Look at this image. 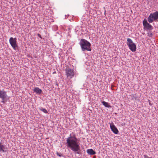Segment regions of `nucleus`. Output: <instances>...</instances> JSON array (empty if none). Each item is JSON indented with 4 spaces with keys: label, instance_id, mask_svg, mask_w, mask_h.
<instances>
[{
    "label": "nucleus",
    "instance_id": "obj_1",
    "mask_svg": "<svg viewBox=\"0 0 158 158\" xmlns=\"http://www.w3.org/2000/svg\"><path fill=\"white\" fill-rule=\"evenodd\" d=\"M65 145L69 148L75 154L81 155L82 152L80 147V139L76 137V135L72 132L66 139Z\"/></svg>",
    "mask_w": 158,
    "mask_h": 158
},
{
    "label": "nucleus",
    "instance_id": "obj_2",
    "mask_svg": "<svg viewBox=\"0 0 158 158\" xmlns=\"http://www.w3.org/2000/svg\"><path fill=\"white\" fill-rule=\"evenodd\" d=\"M82 51H91V45L90 43L86 40L81 39L79 42Z\"/></svg>",
    "mask_w": 158,
    "mask_h": 158
},
{
    "label": "nucleus",
    "instance_id": "obj_3",
    "mask_svg": "<svg viewBox=\"0 0 158 158\" xmlns=\"http://www.w3.org/2000/svg\"><path fill=\"white\" fill-rule=\"evenodd\" d=\"M158 11H156L153 13H151L148 18V21L149 23H152L153 21H158Z\"/></svg>",
    "mask_w": 158,
    "mask_h": 158
},
{
    "label": "nucleus",
    "instance_id": "obj_4",
    "mask_svg": "<svg viewBox=\"0 0 158 158\" xmlns=\"http://www.w3.org/2000/svg\"><path fill=\"white\" fill-rule=\"evenodd\" d=\"M127 44L128 46L129 49L133 52H135L136 50V46L132 40L130 38H128L127 39Z\"/></svg>",
    "mask_w": 158,
    "mask_h": 158
},
{
    "label": "nucleus",
    "instance_id": "obj_5",
    "mask_svg": "<svg viewBox=\"0 0 158 158\" xmlns=\"http://www.w3.org/2000/svg\"><path fill=\"white\" fill-rule=\"evenodd\" d=\"M66 75L68 79H71L74 76V70L70 68L66 69L65 70Z\"/></svg>",
    "mask_w": 158,
    "mask_h": 158
},
{
    "label": "nucleus",
    "instance_id": "obj_6",
    "mask_svg": "<svg viewBox=\"0 0 158 158\" xmlns=\"http://www.w3.org/2000/svg\"><path fill=\"white\" fill-rule=\"evenodd\" d=\"M16 38H13L10 37L9 39V42L12 48L15 50H16V48L18 47V45L16 42Z\"/></svg>",
    "mask_w": 158,
    "mask_h": 158
},
{
    "label": "nucleus",
    "instance_id": "obj_7",
    "mask_svg": "<svg viewBox=\"0 0 158 158\" xmlns=\"http://www.w3.org/2000/svg\"><path fill=\"white\" fill-rule=\"evenodd\" d=\"M143 25L146 29L151 30L153 29V27L148 23L147 19H145L143 21Z\"/></svg>",
    "mask_w": 158,
    "mask_h": 158
},
{
    "label": "nucleus",
    "instance_id": "obj_8",
    "mask_svg": "<svg viewBox=\"0 0 158 158\" xmlns=\"http://www.w3.org/2000/svg\"><path fill=\"white\" fill-rule=\"evenodd\" d=\"M110 127L113 132L115 134H118L119 131L117 127L115 126L113 122L110 123Z\"/></svg>",
    "mask_w": 158,
    "mask_h": 158
},
{
    "label": "nucleus",
    "instance_id": "obj_9",
    "mask_svg": "<svg viewBox=\"0 0 158 158\" xmlns=\"http://www.w3.org/2000/svg\"><path fill=\"white\" fill-rule=\"evenodd\" d=\"M33 91L35 93L39 95L40 94L42 93V90L37 87L34 88Z\"/></svg>",
    "mask_w": 158,
    "mask_h": 158
},
{
    "label": "nucleus",
    "instance_id": "obj_10",
    "mask_svg": "<svg viewBox=\"0 0 158 158\" xmlns=\"http://www.w3.org/2000/svg\"><path fill=\"white\" fill-rule=\"evenodd\" d=\"M87 153L89 155H94L96 154V152L92 149H89L87 150Z\"/></svg>",
    "mask_w": 158,
    "mask_h": 158
},
{
    "label": "nucleus",
    "instance_id": "obj_11",
    "mask_svg": "<svg viewBox=\"0 0 158 158\" xmlns=\"http://www.w3.org/2000/svg\"><path fill=\"white\" fill-rule=\"evenodd\" d=\"M101 103L103 104V105L106 107L110 108L111 107V106L108 102H106L104 101H103Z\"/></svg>",
    "mask_w": 158,
    "mask_h": 158
},
{
    "label": "nucleus",
    "instance_id": "obj_12",
    "mask_svg": "<svg viewBox=\"0 0 158 158\" xmlns=\"http://www.w3.org/2000/svg\"><path fill=\"white\" fill-rule=\"evenodd\" d=\"M5 148V146L4 145L2 144L1 142H0V151L3 152H6L4 149Z\"/></svg>",
    "mask_w": 158,
    "mask_h": 158
},
{
    "label": "nucleus",
    "instance_id": "obj_13",
    "mask_svg": "<svg viewBox=\"0 0 158 158\" xmlns=\"http://www.w3.org/2000/svg\"><path fill=\"white\" fill-rule=\"evenodd\" d=\"M39 109L40 110L43 112L45 114H47V113H48V111L46 110V109H45V108H43L42 107H41L39 108Z\"/></svg>",
    "mask_w": 158,
    "mask_h": 158
},
{
    "label": "nucleus",
    "instance_id": "obj_14",
    "mask_svg": "<svg viewBox=\"0 0 158 158\" xmlns=\"http://www.w3.org/2000/svg\"><path fill=\"white\" fill-rule=\"evenodd\" d=\"M56 154L57 156H58L60 157L63 156V155L62 153H59L57 152H56Z\"/></svg>",
    "mask_w": 158,
    "mask_h": 158
},
{
    "label": "nucleus",
    "instance_id": "obj_15",
    "mask_svg": "<svg viewBox=\"0 0 158 158\" xmlns=\"http://www.w3.org/2000/svg\"><path fill=\"white\" fill-rule=\"evenodd\" d=\"M67 29L68 30V34H69V33L71 32V29L70 28V27H67Z\"/></svg>",
    "mask_w": 158,
    "mask_h": 158
},
{
    "label": "nucleus",
    "instance_id": "obj_16",
    "mask_svg": "<svg viewBox=\"0 0 158 158\" xmlns=\"http://www.w3.org/2000/svg\"><path fill=\"white\" fill-rule=\"evenodd\" d=\"M37 36H38L41 39H42V37H41V35H40V34H39L38 33V34H37Z\"/></svg>",
    "mask_w": 158,
    "mask_h": 158
},
{
    "label": "nucleus",
    "instance_id": "obj_17",
    "mask_svg": "<svg viewBox=\"0 0 158 158\" xmlns=\"http://www.w3.org/2000/svg\"><path fill=\"white\" fill-rule=\"evenodd\" d=\"M144 158H151V157H148L147 155H144Z\"/></svg>",
    "mask_w": 158,
    "mask_h": 158
},
{
    "label": "nucleus",
    "instance_id": "obj_18",
    "mask_svg": "<svg viewBox=\"0 0 158 158\" xmlns=\"http://www.w3.org/2000/svg\"><path fill=\"white\" fill-rule=\"evenodd\" d=\"M152 33H151V34H150V35H149V36H150V37H152Z\"/></svg>",
    "mask_w": 158,
    "mask_h": 158
},
{
    "label": "nucleus",
    "instance_id": "obj_19",
    "mask_svg": "<svg viewBox=\"0 0 158 158\" xmlns=\"http://www.w3.org/2000/svg\"><path fill=\"white\" fill-rule=\"evenodd\" d=\"M149 105H152V104H151V103H150V102H149Z\"/></svg>",
    "mask_w": 158,
    "mask_h": 158
},
{
    "label": "nucleus",
    "instance_id": "obj_20",
    "mask_svg": "<svg viewBox=\"0 0 158 158\" xmlns=\"http://www.w3.org/2000/svg\"><path fill=\"white\" fill-rule=\"evenodd\" d=\"M114 114H117V113H114Z\"/></svg>",
    "mask_w": 158,
    "mask_h": 158
},
{
    "label": "nucleus",
    "instance_id": "obj_21",
    "mask_svg": "<svg viewBox=\"0 0 158 158\" xmlns=\"http://www.w3.org/2000/svg\"><path fill=\"white\" fill-rule=\"evenodd\" d=\"M106 11L105 10V12H104V14H105H105H106Z\"/></svg>",
    "mask_w": 158,
    "mask_h": 158
},
{
    "label": "nucleus",
    "instance_id": "obj_22",
    "mask_svg": "<svg viewBox=\"0 0 158 158\" xmlns=\"http://www.w3.org/2000/svg\"><path fill=\"white\" fill-rule=\"evenodd\" d=\"M93 158H95V157H93Z\"/></svg>",
    "mask_w": 158,
    "mask_h": 158
}]
</instances>
